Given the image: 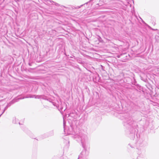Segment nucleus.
<instances>
[{"mask_svg": "<svg viewBox=\"0 0 159 159\" xmlns=\"http://www.w3.org/2000/svg\"><path fill=\"white\" fill-rule=\"evenodd\" d=\"M125 123L124 125H125L126 124L131 125L133 124L134 121H133L132 117L131 116H129L128 118H125Z\"/></svg>", "mask_w": 159, "mask_h": 159, "instance_id": "2", "label": "nucleus"}, {"mask_svg": "<svg viewBox=\"0 0 159 159\" xmlns=\"http://www.w3.org/2000/svg\"><path fill=\"white\" fill-rule=\"evenodd\" d=\"M134 129H133L132 130V133H131L130 135V139H132L133 140L135 137V133H134Z\"/></svg>", "mask_w": 159, "mask_h": 159, "instance_id": "4", "label": "nucleus"}, {"mask_svg": "<svg viewBox=\"0 0 159 159\" xmlns=\"http://www.w3.org/2000/svg\"><path fill=\"white\" fill-rule=\"evenodd\" d=\"M66 108H65V109L64 110V111L66 110Z\"/></svg>", "mask_w": 159, "mask_h": 159, "instance_id": "14", "label": "nucleus"}, {"mask_svg": "<svg viewBox=\"0 0 159 159\" xmlns=\"http://www.w3.org/2000/svg\"><path fill=\"white\" fill-rule=\"evenodd\" d=\"M44 96L43 95H29L25 97V98H43L45 99Z\"/></svg>", "mask_w": 159, "mask_h": 159, "instance_id": "3", "label": "nucleus"}, {"mask_svg": "<svg viewBox=\"0 0 159 159\" xmlns=\"http://www.w3.org/2000/svg\"><path fill=\"white\" fill-rule=\"evenodd\" d=\"M117 57H118V58H119V57H120V56H119V55L118 56H117Z\"/></svg>", "mask_w": 159, "mask_h": 159, "instance_id": "13", "label": "nucleus"}, {"mask_svg": "<svg viewBox=\"0 0 159 159\" xmlns=\"http://www.w3.org/2000/svg\"><path fill=\"white\" fill-rule=\"evenodd\" d=\"M137 159H144L143 158H141L139 157H137Z\"/></svg>", "mask_w": 159, "mask_h": 159, "instance_id": "9", "label": "nucleus"}, {"mask_svg": "<svg viewBox=\"0 0 159 159\" xmlns=\"http://www.w3.org/2000/svg\"><path fill=\"white\" fill-rule=\"evenodd\" d=\"M24 98H22L20 97H18L17 98H16L15 99L13 100L12 102V103H14L15 102H17L18 100L20 99H24Z\"/></svg>", "mask_w": 159, "mask_h": 159, "instance_id": "5", "label": "nucleus"}, {"mask_svg": "<svg viewBox=\"0 0 159 159\" xmlns=\"http://www.w3.org/2000/svg\"><path fill=\"white\" fill-rule=\"evenodd\" d=\"M65 124H66V122H65L64 121V120H63V127H64V132H66V129H65Z\"/></svg>", "mask_w": 159, "mask_h": 159, "instance_id": "7", "label": "nucleus"}, {"mask_svg": "<svg viewBox=\"0 0 159 159\" xmlns=\"http://www.w3.org/2000/svg\"><path fill=\"white\" fill-rule=\"evenodd\" d=\"M60 109H61V111H63V107H61V108H60Z\"/></svg>", "mask_w": 159, "mask_h": 159, "instance_id": "10", "label": "nucleus"}, {"mask_svg": "<svg viewBox=\"0 0 159 159\" xmlns=\"http://www.w3.org/2000/svg\"><path fill=\"white\" fill-rule=\"evenodd\" d=\"M72 130V129L71 127L68 129L67 134L68 135H73L72 137L76 141L79 142H81L84 150L81 152L78 159H83V157L88 154L86 148V146L89 143V139L86 135L80 132H75Z\"/></svg>", "mask_w": 159, "mask_h": 159, "instance_id": "1", "label": "nucleus"}, {"mask_svg": "<svg viewBox=\"0 0 159 159\" xmlns=\"http://www.w3.org/2000/svg\"><path fill=\"white\" fill-rule=\"evenodd\" d=\"M152 30H154V29H152Z\"/></svg>", "mask_w": 159, "mask_h": 159, "instance_id": "15", "label": "nucleus"}, {"mask_svg": "<svg viewBox=\"0 0 159 159\" xmlns=\"http://www.w3.org/2000/svg\"><path fill=\"white\" fill-rule=\"evenodd\" d=\"M7 108H8V106H6V107H5V108L4 109V111L6 110V109Z\"/></svg>", "mask_w": 159, "mask_h": 159, "instance_id": "8", "label": "nucleus"}, {"mask_svg": "<svg viewBox=\"0 0 159 159\" xmlns=\"http://www.w3.org/2000/svg\"><path fill=\"white\" fill-rule=\"evenodd\" d=\"M13 122L15 124H17V123H18L20 125V122H18V121H17V122L16 121V119L15 118H14V119H13Z\"/></svg>", "mask_w": 159, "mask_h": 159, "instance_id": "6", "label": "nucleus"}, {"mask_svg": "<svg viewBox=\"0 0 159 159\" xmlns=\"http://www.w3.org/2000/svg\"><path fill=\"white\" fill-rule=\"evenodd\" d=\"M55 3V5H57V6H58V4H57V3Z\"/></svg>", "mask_w": 159, "mask_h": 159, "instance_id": "12", "label": "nucleus"}, {"mask_svg": "<svg viewBox=\"0 0 159 159\" xmlns=\"http://www.w3.org/2000/svg\"><path fill=\"white\" fill-rule=\"evenodd\" d=\"M83 5H81L80 6V7H77V8H80V7H81Z\"/></svg>", "mask_w": 159, "mask_h": 159, "instance_id": "11", "label": "nucleus"}]
</instances>
